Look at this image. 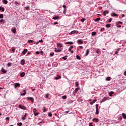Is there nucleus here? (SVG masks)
Listing matches in <instances>:
<instances>
[{
  "instance_id": "20",
  "label": "nucleus",
  "mask_w": 126,
  "mask_h": 126,
  "mask_svg": "<svg viewBox=\"0 0 126 126\" xmlns=\"http://www.w3.org/2000/svg\"><path fill=\"white\" fill-rule=\"evenodd\" d=\"M95 102H97V99H94L92 102L90 103L91 105H93Z\"/></svg>"
},
{
  "instance_id": "25",
  "label": "nucleus",
  "mask_w": 126,
  "mask_h": 126,
  "mask_svg": "<svg viewBox=\"0 0 126 126\" xmlns=\"http://www.w3.org/2000/svg\"><path fill=\"white\" fill-rule=\"evenodd\" d=\"M96 34H97V32H92V36H95V35H96Z\"/></svg>"
},
{
  "instance_id": "35",
  "label": "nucleus",
  "mask_w": 126,
  "mask_h": 126,
  "mask_svg": "<svg viewBox=\"0 0 126 126\" xmlns=\"http://www.w3.org/2000/svg\"><path fill=\"white\" fill-rule=\"evenodd\" d=\"M12 65V63H7V66H8V67L11 66Z\"/></svg>"
},
{
  "instance_id": "9",
  "label": "nucleus",
  "mask_w": 126,
  "mask_h": 126,
  "mask_svg": "<svg viewBox=\"0 0 126 126\" xmlns=\"http://www.w3.org/2000/svg\"><path fill=\"white\" fill-rule=\"evenodd\" d=\"M57 46L58 48H62V47H63V44H62V43H57Z\"/></svg>"
},
{
  "instance_id": "10",
  "label": "nucleus",
  "mask_w": 126,
  "mask_h": 126,
  "mask_svg": "<svg viewBox=\"0 0 126 126\" xmlns=\"http://www.w3.org/2000/svg\"><path fill=\"white\" fill-rule=\"evenodd\" d=\"M103 15L104 16H106V14H108L109 13V11L108 10L104 11L103 12Z\"/></svg>"
},
{
  "instance_id": "40",
  "label": "nucleus",
  "mask_w": 126,
  "mask_h": 126,
  "mask_svg": "<svg viewBox=\"0 0 126 126\" xmlns=\"http://www.w3.org/2000/svg\"><path fill=\"white\" fill-rule=\"evenodd\" d=\"M26 94H27V93L25 92V93H24L23 94H21V96H25V95H26Z\"/></svg>"
},
{
  "instance_id": "1",
  "label": "nucleus",
  "mask_w": 126,
  "mask_h": 126,
  "mask_svg": "<svg viewBox=\"0 0 126 126\" xmlns=\"http://www.w3.org/2000/svg\"><path fill=\"white\" fill-rule=\"evenodd\" d=\"M33 112L34 116H38V115H39V112H38V111L37 109H36V108H33Z\"/></svg>"
},
{
  "instance_id": "36",
  "label": "nucleus",
  "mask_w": 126,
  "mask_h": 126,
  "mask_svg": "<svg viewBox=\"0 0 126 126\" xmlns=\"http://www.w3.org/2000/svg\"><path fill=\"white\" fill-rule=\"evenodd\" d=\"M66 12V8H64L63 11V13L64 14H65Z\"/></svg>"
},
{
  "instance_id": "15",
  "label": "nucleus",
  "mask_w": 126,
  "mask_h": 126,
  "mask_svg": "<svg viewBox=\"0 0 126 126\" xmlns=\"http://www.w3.org/2000/svg\"><path fill=\"white\" fill-rule=\"evenodd\" d=\"M60 18V17L59 16H55L52 18V19H54V20H57V19H59Z\"/></svg>"
},
{
  "instance_id": "53",
  "label": "nucleus",
  "mask_w": 126,
  "mask_h": 126,
  "mask_svg": "<svg viewBox=\"0 0 126 126\" xmlns=\"http://www.w3.org/2000/svg\"><path fill=\"white\" fill-rule=\"evenodd\" d=\"M54 55H55V54H54V53H50V57H53Z\"/></svg>"
},
{
  "instance_id": "31",
  "label": "nucleus",
  "mask_w": 126,
  "mask_h": 126,
  "mask_svg": "<svg viewBox=\"0 0 126 126\" xmlns=\"http://www.w3.org/2000/svg\"><path fill=\"white\" fill-rule=\"evenodd\" d=\"M112 16H118V15L115 13H112Z\"/></svg>"
},
{
  "instance_id": "24",
  "label": "nucleus",
  "mask_w": 126,
  "mask_h": 126,
  "mask_svg": "<svg viewBox=\"0 0 126 126\" xmlns=\"http://www.w3.org/2000/svg\"><path fill=\"white\" fill-rule=\"evenodd\" d=\"M113 94H114V92H110L109 93V96H110V97H112V96H113Z\"/></svg>"
},
{
  "instance_id": "2",
  "label": "nucleus",
  "mask_w": 126,
  "mask_h": 126,
  "mask_svg": "<svg viewBox=\"0 0 126 126\" xmlns=\"http://www.w3.org/2000/svg\"><path fill=\"white\" fill-rule=\"evenodd\" d=\"M99 105L96 104L95 108H96V112H95V115H99V109L98 108Z\"/></svg>"
},
{
  "instance_id": "47",
  "label": "nucleus",
  "mask_w": 126,
  "mask_h": 126,
  "mask_svg": "<svg viewBox=\"0 0 126 126\" xmlns=\"http://www.w3.org/2000/svg\"><path fill=\"white\" fill-rule=\"evenodd\" d=\"M47 112V109H46V107H44L43 112L45 113Z\"/></svg>"
},
{
  "instance_id": "28",
  "label": "nucleus",
  "mask_w": 126,
  "mask_h": 126,
  "mask_svg": "<svg viewBox=\"0 0 126 126\" xmlns=\"http://www.w3.org/2000/svg\"><path fill=\"white\" fill-rule=\"evenodd\" d=\"M106 27H107V28H110V27H111V24H107L106 25Z\"/></svg>"
},
{
  "instance_id": "17",
  "label": "nucleus",
  "mask_w": 126,
  "mask_h": 126,
  "mask_svg": "<svg viewBox=\"0 0 126 126\" xmlns=\"http://www.w3.org/2000/svg\"><path fill=\"white\" fill-rule=\"evenodd\" d=\"M27 52H28V50L24 49L22 53H23V55H25V54H26Z\"/></svg>"
},
{
  "instance_id": "42",
  "label": "nucleus",
  "mask_w": 126,
  "mask_h": 126,
  "mask_svg": "<svg viewBox=\"0 0 126 126\" xmlns=\"http://www.w3.org/2000/svg\"><path fill=\"white\" fill-rule=\"evenodd\" d=\"M17 126H22V123H17Z\"/></svg>"
},
{
  "instance_id": "6",
  "label": "nucleus",
  "mask_w": 126,
  "mask_h": 126,
  "mask_svg": "<svg viewBox=\"0 0 126 126\" xmlns=\"http://www.w3.org/2000/svg\"><path fill=\"white\" fill-rule=\"evenodd\" d=\"M15 88L20 87V84L19 83H17L14 84Z\"/></svg>"
},
{
  "instance_id": "52",
  "label": "nucleus",
  "mask_w": 126,
  "mask_h": 126,
  "mask_svg": "<svg viewBox=\"0 0 126 126\" xmlns=\"http://www.w3.org/2000/svg\"><path fill=\"white\" fill-rule=\"evenodd\" d=\"M27 116H28V113H26L25 114V115H24V118H26V117H27Z\"/></svg>"
},
{
  "instance_id": "16",
  "label": "nucleus",
  "mask_w": 126,
  "mask_h": 126,
  "mask_svg": "<svg viewBox=\"0 0 126 126\" xmlns=\"http://www.w3.org/2000/svg\"><path fill=\"white\" fill-rule=\"evenodd\" d=\"M25 76V72H22L20 74L21 77H24Z\"/></svg>"
},
{
  "instance_id": "8",
  "label": "nucleus",
  "mask_w": 126,
  "mask_h": 126,
  "mask_svg": "<svg viewBox=\"0 0 126 126\" xmlns=\"http://www.w3.org/2000/svg\"><path fill=\"white\" fill-rule=\"evenodd\" d=\"M93 121L94 123H98L99 119H98V118H94V119H93Z\"/></svg>"
},
{
  "instance_id": "54",
  "label": "nucleus",
  "mask_w": 126,
  "mask_h": 126,
  "mask_svg": "<svg viewBox=\"0 0 126 126\" xmlns=\"http://www.w3.org/2000/svg\"><path fill=\"white\" fill-rule=\"evenodd\" d=\"M104 30H105V28H101L100 31H104Z\"/></svg>"
},
{
  "instance_id": "62",
  "label": "nucleus",
  "mask_w": 126,
  "mask_h": 126,
  "mask_svg": "<svg viewBox=\"0 0 126 126\" xmlns=\"http://www.w3.org/2000/svg\"><path fill=\"white\" fill-rule=\"evenodd\" d=\"M79 48H80V49H83V47L81 46H79Z\"/></svg>"
},
{
  "instance_id": "61",
  "label": "nucleus",
  "mask_w": 126,
  "mask_h": 126,
  "mask_svg": "<svg viewBox=\"0 0 126 126\" xmlns=\"http://www.w3.org/2000/svg\"><path fill=\"white\" fill-rule=\"evenodd\" d=\"M39 42L40 43H43V40L41 39V40H39Z\"/></svg>"
},
{
  "instance_id": "50",
  "label": "nucleus",
  "mask_w": 126,
  "mask_h": 126,
  "mask_svg": "<svg viewBox=\"0 0 126 126\" xmlns=\"http://www.w3.org/2000/svg\"><path fill=\"white\" fill-rule=\"evenodd\" d=\"M15 4L16 5L17 4H20V3H18L17 1H15Z\"/></svg>"
},
{
  "instance_id": "19",
  "label": "nucleus",
  "mask_w": 126,
  "mask_h": 126,
  "mask_svg": "<svg viewBox=\"0 0 126 126\" xmlns=\"http://www.w3.org/2000/svg\"><path fill=\"white\" fill-rule=\"evenodd\" d=\"M2 2H3L4 4H7L8 1H7V0H2Z\"/></svg>"
},
{
  "instance_id": "21",
  "label": "nucleus",
  "mask_w": 126,
  "mask_h": 126,
  "mask_svg": "<svg viewBox=\"0 0 126 126\" xmlns=\"http://www.w3.org/2000/svg\"><path fill=\"white\" fill-rule=\"evenodd\" d=\"M79 89H80L78 87L76 88L74 90L75 93H77V92L78 91V90H79Z\"/></svg>"
},
{
  "instance_id": "5",
  "label": "nucleus",
  "mask_w": 126,
  "mask_h": 126,
  "mask_svg": "<svg viewBox=\"0 0 126 126\" xmlns=\"http://www.w3.org/2000/svg\"><path fill=\"white\" fill-rule=\"evenodd\" d=\"M65 45H73V42L72 41H68L65 43Z\"/></svg>"
},
{
  "instance_id": "26",
  "label": "nucleus",
  "mask_w": 126,
  "mask_h": 126,
  "mask_svg": "<svg viewBox=\"0 0 126 126\" xmlns=\"http://www.w3.org/2000/svg\"><path fill=\"white\" fill-rule=\"evenodd\" d=\"M100 19H101V18H96V19H95L94 21H95V22H97V21H100Z\"/></svg>"
},
{
  "instance_id": "57",
  "label": "nucleus",
  "mask_w": 126,
  "mask_h": 126,
  "mask_svg": "<svg viewBox=\"0 0 126 126\" xmlns=\"http://www.w3.org/2000/svg\"><path fill=\"white\" fill-rule=\"evenodd\" d=\"M85 21V19H83L81 20V21H82V22H84Z\"/></svg>"
},
{
  "instance_id": "7",
  "label": "nucleus",
  "mask_w": 126,
  "mask_h": 126,
  "mask_svg": "<svg viewBox=\"0 0 126 126\" xmlns=\"http://www.w3.org/2000/svg\"><path fill=\"white\" fill-rule=\"evenodd\" d=\"M77 33H78V31H73L72 32H71L70 35L71 34H77Z\"/></svg>"
},
{
  "instance_id": "49",
  "label": "nucleus",
  "mask_w": 126,
  "mask_h": 126,
  "mask_svg": "<svg viewBox=\"0 0 126 126\" xmlns=\"http://www.w3.org/2000/svg\"><path fill=\"white\" fill-rule=\"evenodd\" d=\"M50 95V94H46L45 96L47 98H49V96Z\"/></svg>"
},
{
  "instance_id": "27",
  "label": "nucleus",
  "mask_w": 126,
  "mask_h": 126,
  "mask_svg": "<svg viewBox=\"0 0 126 126\" xmlns=\"http://www.w3.org/2000/svg\"><path fill=\"white\" fill-rule=\"evenodd\" d=\"M0 10H1L2 12H3V11H4V8L0 6Z\"/></svg>"
},
{
  "instance_id": "39",
  "label": "nucleus",
  "mask_w": 126,
  "mask_h": 126,
  "mask_svg": "<svg viewBox=\"0 0 126 126\" xmlns=\"http://www.w3.org/2000/svg\"><path fill=\"white\" fill-rule=\"evenodd\" d=\"M76 59L77 60H81V58H80V57H79V56H78V55L76 56Z\"/></svg>"
},
{
  "instance_id": "59",
  "label": "nucleus",
  "mask_w": 126,
  "mask_h": 126,
  "mask_svg": "<svg viewBox=\"0 0 126 126\" xmlns=\"http://www.w3.org/2000/svg\"><path fill=\"white\" fill-rule=\"evenodd\" d=\"M117 27H118V28H121V27H122V26H121V25H118Z\"/></svg>"
},
{
  "instance_id": "32",
  "label": "nucleus",
  "mask_w": 126,
  "mask_h": 126,
  "mask_svg": "<svg viewBox=\"0 0 126 126\" xmlns=\"http://www.w3.org/2000/svg\"><path fill=\"white\" fill-rule=\"evenodd\" d=\"M106 80H107V81H110V80H111V77H106Z\"/></svg>"
},
{
  "instance_id": "64",
  "label": "nucleus",
  "mask_w": 126,
  "mask_h": 126,
  "mask_svg": "<svg viewBox=\"0 0 126 126\" xmlns=\"http://www.w3.org/2000/svg\"><path fill=\"white\" fill-rule=\"evenodd\" d=\"M89 126H93L92 125V123H90V124H89Z\"/></svg>"
},
{
  "instance_id": "30",
  "label": "nucleus",
  "mask_w": 126,
  "mask_h": 126,
  "mask_svg": "<svg viewBox=\"0 0 126 126\" xmlns=\"http://www.w3.org/2000/svg\"><path fill=\"white\" fill-rule=\"evenodd\" d=\"M66 58H67V55L65 56L64 57H63L62 58V59H63V60H64V61H66V60H67Z\"/></svg>"
},
{
  "instance_id": "63",
  "label": "nucleus",
  "mask_w": 126,
  "mask_h": 126,
  "mask_svg": "<svg viewBox=\"0 0 126 126\" xmlns=\"http://www.w3.org/2000/svg\"><path fill=\"white\" fill-rule=\"evenodd\" d=\"M124 75H125V76H126V71H125L124 72Z\"/></svg>"
},
{
  "instance_id": "33",
  "label": "nucleus",
  "mask_w": 126,
  "mask_h": 126,
  "mask_svg": "<svg viewBox=\"0 0 126 126\" xmlns=\"http://www.w3.org/2000/svg\"><path fill=\"white\" fill-rule=\"evenodd\" d=\"M75 86L76 87H78V86H79V84H78V82H75Z\"/></svg>"
},
{
  "instance_id": "3",
  "label": "nucleus",
  "mask_w": 126,
  "mask_h": 126,
  "mask_svg": "<svg viewBox=\"0 0 126 126\" xmlns=\"http://www.w3.org/2000/svg\"><path fill=\"white\" fill-rule=\"evenodd\" d=\"M19 108L20 109H22V110H27L26 107H25L21 104L19 105Z\"/></svg>"
},
{
  "instance_id": "4",
  "label": "nucleus",
  "mask_w": 126,
  "mask_h": 126,
  "mask_svg": "<svg viewBox=\"0 0 126 126\" xmlns=\"http://www.w3.org/2000/svg\"><path fill=\"white\" fill-rule=\"evenodd\" d=\"M27 99L31 100L32 103H34V98L33 97H27Z\"/></svg>"
},
{
  "instance_id": "34",
  "label": "nucleus",
  "mask_w": 126,
  "mask_h": 126,
  "mask_svg": "<svg viewBox=\"0 0 126 126\" xmlns=\"http://www.w3.org/2000/svg\"><path fill=\"white\" fill-rule=\"evenodd\" d=\"M60 78H61V76L60 75H58L57 77H55V79H56L57 80V79H60Z\"/></svg>"
},
{
  "instance_id": "13",
  "label": "nucleus",
  "mask_w": 126,
  "mask_h": 126,
  "mask_svg": "<svg viewBox=\"0 0 126 126\" xmlns=\"http://www.w3.org/2000/svg\"><path fill=\"white\" fill-rule=\"evenodd\" d=\"M25 63V60H22L21 61V64H22V65H24Z\"/></svg>"
},
{
  "instance_id": "44",
  "label": "nucleus",
  "mask_w": 126,
  "mask_h": 126,
  "mask_svg": "<svg viewBox=\"0 0 126 126\" xmlns=\"http://www.w3.org/2000/svg\"><path fill=\"white\" fill-rule=\"evenodd\" d=\"M15 51V48H14L13 47L12 48V52L13 53H14V52Z\"/></svg>"
},
{
  "instance_id": "45",
  "label": "nucleus",
  "mask_w": 126,
  "mask_h": 126,
  "mask_svg": "<svg viewBox=\"0 0 126 126\" xmlns=\"http://www.w3.org/2000/svg\"><path fill=\"white\" fill-rule=\"evenodd\" d=\"M112 20H113V19L110 18V19L108 20V22H109V23H110V22H112Z\"/></svg>"
},
{
  "instance_id": "37",
  "label": "nucleus",
  "mask_w": 126,
  "mask_h": 126,
  "mask_svg": "<svg viewBox=\"0 0 126 126\" xmlns=\"http://www.w3.org/2000/svg\"><path fill=\"white\" fill-rule=\"evenodd\" d=\"M96 53L97 54H100V50L99 49H96V50L95 51Z\"/></svg>"
},
{
  "instance_id": "23",
  "label": "nucleus",
  "mask_w": 126,
  "mask_h": 126,
  "mask_svg": "<svg viewBox=\"0 0 126 126\" xmlns=\"http://www.w3.org/2000/svg\"><path fill=\"white\" fill-rule=\"evenodd\" d=\"M122 117L123 118H124L125 120L126 119V115L125 113H122Z\"/></svg>"
},
{
  "instance_id": "41",
  "label": "nucleus",
  "mask_w": 126,
  "mask_h": 126,
  "mask_svg": "<svg viewBox=\"0 0 126 126\" xmlns=\"http://www.w3.org/2000/svg\"><path fill=\"white\" fill-rule=\"evenodd\" d=\"M33 40H29L28 43H33Z\"/></svg>"
},
{
  "instance_id": "60",
  "label": "nucleus",
  "mask_w": 126,
  "mask_h": 126,
  "mask_svg": "<svg viewBox=\"0 0 126 126\" xmlns=\"http://www.w3.org/2000/svg\"><path fill=\"white\" fill-rule=\"evenodd\" d=\"M63 8H66V6L65 5H63Z\"/></svg>"
},
{
  "instance_id": "56",
  "label": "nucleus",
  "mask_w": 126,
  "mask_h": 126,
  "mask_svg": "<svg viewBox=\"0 0 126 126\" xmlns=\"http://www.w3.org/2000/svg\"><path fill=\"white\" fill-rule=\"evenodd\" d=\"M56 24H59V23H58V22H55L54 23V25H56Z\"/></svg>"
},
{
  "instance_id": "55",
  "label": "nucleus",
  "mask_w": 126,
  "mask_h": 126,
  "mask_svg": "<svg viewBox=\"0 0 126 126\" xmlns=\"http://www.w3.org/2000/svg\"><path fill=\"white\" fill-rule=\"evenodd\" d=\"M35 54H36V55H39V54H40V52L37 51L35 52Z\"/></svg>"
},
{
  "instance_id": "12",
  "label": "nucleus",
  "mask_w": 126,
  "mask_h": 126,
  "mask_svg": "<svg viewBox=\"0 0 126 126\" xmlns=\"http://www.w3.org/2000/svg\"><path fill=\"white\" fill-rule=\"evenodd\" d=\"M77 43H79V44H81V45H82V44H83V42L81 39L78 40Z\"/></svg>"
},
{
  "instance_id": "48",
  "label": "nucleus",
  "mask_w": 126,
  "mask_h": 126,
  "mask_svg": "<svg viewBox=\"0 0 126 126\" xmlns=\"http://www.w3.org/2000/svg\"><path fill=\"white\" fill-rule=\"evenodd\" d=\"M48 116H49V117H52V113L49 112V113H48Z\"/></svg>"
},
{
  "instance_id": "51",
  "label": "nucleus",
  "mask_w": 126,
  "mask_h": 126,
  "mask_svg": "<svg viewBox=\"0 0 126 126\" xmlns=\"http://www.w3.org/2000/svg\"><path fill=\"white\" fill-rule=\"evenodd\" d=\"M2 22H4V20L3 19L0 20V23H1Z\"/></svg>"
},
{
  "instance_id": "18",
  "label": "nucleus",
  "mask_w": 126,
  "mask_h": 126,
  "mask_svg": "<svg viewBox=\"0 0 126 126\" xmlns=\"http://www.w3.org/2000/svg\"><path fill=\"white\" fill-rule=\"evenodd\" d=\"M1 71L3 72V73H6V70L4 69L3 67L1 68Z\"/></svg>"
},
{
  "instance_id": "22",
  "label": "nucleus",
  "mask_w": 126,
  "mask_h": 126,
  "mask_svg": "<svg viewBox=\"0 0 126 126\" xmlns=\"http://www.w3.org/2000/svg\"><path fill=\"white\" fill-rule=\"evenodd\" d=\"M54 52H56V53L62 52V50H57V48H55Z\"/></svg>"
},
{
  "instance_id": "46",
  "label": "nucleus",
  "mask_w": 126,
  "mask_h": 126,
  "mask_svg": "<svg viewBox=\"0 0 126 126\" xmlns=\"http://www.w3.org/2000/svg\"><path fill=\"white\" fill-rule=\"evenodd\" d=\"M66 95H64L62 96V99H66Z\"/></svg>"
},
{
  "instance_id": "29",
  "label": "nucleus",
  "mask_w": 126,
  "mask_h": 126,
  "mask_svg": "<svg viewBox=\"0 0 126 126\" xmlns=\"http://www.w3.org/2000/svg\"><path fill=\"white\" fill-rule=\"evenodd\" d=\"M88 54H89V49H87V51H86V53L85 54V56H88Z\"/></svg>"
},
{
  "instance_id": "43",
  "label": "nucleus",
  "mask_w": 126,
  "mask_h": 126,
  "mask_svg": "<svg viewBox=\"0 0 126 126\" xmlns=\"http://www.w3.org/2000/svg\"><path fill=\"white\" fill-rule=\"evenodd\" d=\"M0 18L1 19L3 18V14H0Z\"/></svg>"
},
{
  "instance_id": "58",
  "label": "nucleus",
  "mask_w": 126,
  "mask_h": 126,
  "mask_svg": "<svg viewBox=\"0 0 126 126\" xmlns=\"http://www.w3.org/2000/svg\"><path fill=\"white\" fill-rule=\"evenodd\" d=\"M6 120L7 121H9V120H10L9 117H6Z\"/></svg>"
},
{
  "instance_id": "38",
  "label": "nucleus",
  "mask_w": 126,
  "mask_h": 126,
  "mask_svg": "<svg viewBox=\"0 0 126 126\" xmlns=\"http://www.w3.org/2000/svg\"><path fill=\"white\" fill-rule=\"evenodd\" d=\"M26 9L27 10H30V7L29 6L26 7Z\"/></svg>"
},
{
  "instance_id": "14",
  "label": "nucleus",
  "mask_w": 126,
  "mask_h": 126,
  "mask_svg": "<svg viewBox=\"0 0 126 126\" xmlns=\"http://www.w3.org/2000/svg\"><path fill=\"white\" fill-rule=\"evenodd\" d=\"M107 99H108V97H104V98L102 99L101 102H105V101H107Z\"/></svg>"
},
{
  "instance_id": "11",
  "label": "nucleus",
  "mask_w": 126,
  "mask_h": 126,
  "mask_svg": "<svg viewBox=\"0 0 126 126\" xmlns=\"http://www.w3.org/2000/svg\"><path fill=\"white\" fill-rule=\"evenodd\" d=\"M11 31L14 33V34H15V33H16V28H14V29H12Z\"/></svg>"
}]
</instances>
